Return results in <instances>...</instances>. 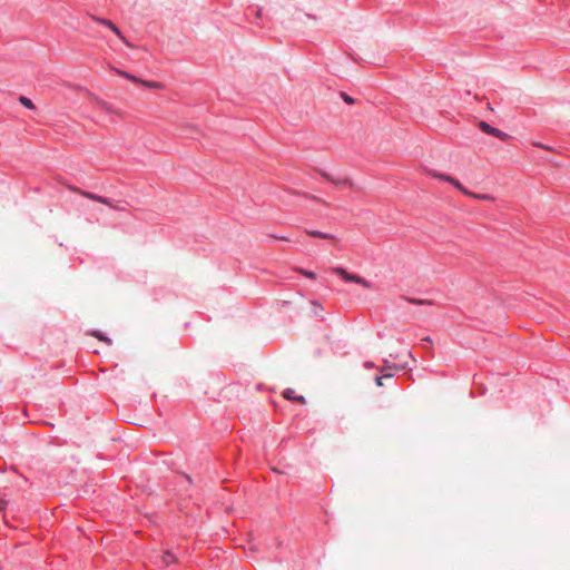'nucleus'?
<instances>
[{
  "label": "nucleus",
  "instance_id": "f257e3e1",
  "mask_svg": "<svg viewBox=\"0 0 570 570\" xmlns=\"http://www.w3.org/2000/svg\"><path fill=\"white\" fill-rule=\"evenodd\" d=\"M69 189L73 193H77L79 194L80 196L87 198V199H90V200H94V202H97V203H100V204H104L115 210H124L125 207L120 206L119 203H114L111 202L109 198H106V197H102L100 195H97V194H94V193H90V191H87V190H82L78 187H75V186H69Z\"/></svg>",
  "mask_w": 570,
  "mask_h": 570
},
{
  "label": "nucleus",
  "instance_id": "f03ea898",
  "mask_svg": "<svg viewBox=\"0 0 570 570\" xmlns=\"http://www.w3.org/2000/svg\"><path fill=\"white\" fill-rule=\"evenodd\" d=\"M332 271L340 275L343 279H345L346 282H353V283H356V284H360L366 288H371V283L367 282L365 278L356 275V274H352V273H348L345 268L343 267H334L332 268Z\"/></svg>",
  "mask_w": 570,
  "mask_h": 570
},
{
  "label": "nucleus",
  "instance_id": "7ed1b4c3",
  "mask_svg": "<svg viewBox=\"0 0 570 570\" xmlns=\"http://www.w3.org/2000/svg\"><path fill=\"white\" fill-rule=\"evenodd\" d=\"M478 126H479V128H480L483 132H485V134H488V135H491V136H494V137L499 138V139H500V140H502V141H507V140H509V139H510V136H509L508 134H505V132H503V131H501V130H499V129H497V128H494V127L490 126V125H489L488 122H485V121H479Z\"/></svg>",
  "mask_w": 570,
  "mask_h": 570
},
{
  "label": "nucleus",
  "instance_id": "20e7f679",
  "mask_svg": "<svg viewBox=\"0 0 570 570\" xmlns=\"http://www.w3.org/2000/svg\"><path fill=\"white\" fill-rule=\"evenodd\" d=\"M95 20L104 26H106L107 28H109L111 31H114L121 40H124L126 43H128L125 39V37L122 36V33L120 32V30L112 23V21L108 20V19H104V18H95Z\"/></svg>",
  "mask_w": 570,
  "mask_h": 570
},
{
  "label": "nucleus",
  "instance_id": "39448f33",
  "mask_svg": "<svg viewBox=\"0 0 570 570\" xmlns=\"http://www.w3.org/2000/svg\"><path fill=\"white\" fill-rule=\"evenodd\" d=\"M283 396L286 400L295 401V402H298V403H302V404L305 403V397L302 396V395H295V391L293 389H286L283 392Z\"/></svg>",
  "mask_w": 570,
  "mask_h": 570
},
{
  "label": "nucleus",
  "instance_id": "423d86ee",
  "mask_svg": "<svg viewBox=\"0 0 570 570\" xmlns=\"http://www.w3.org/2000/svg\"><path fill=\"white\" fill-rule=\"evenodd\" d=\"M306 234L312 237H318V238H323V239H330L333 242H337V238L334 235L322 233L318 230H306Z\"/></svg>",
  "mask_w": 570,
  "mask_h": 570
},
{
  "label": "nucleus",
  "instance_id": "0eeeda50",
  "mask_svg": "<svg viewBox=\"0 0 570 570\" xmlns=\"http://www.w3.org/2000/svg\"><path fill=\"white\" fill-rule=\"evenodd\" d=\"M323 176H324L327 180H330V181H332V183H334V184H336V185H341V186H351V185H352L351 180H350V179H347V178L334 179V178H332L330 175H327V174H325V173L323 174Z\"/></svg>",
  "mask_w": 570,
  "mask_h": 570
},
{
  "label": "nucleus",
  "instance_id": "6e6552de",
  "mask_svg": "<svg viewBox=\"0 0 570 570\" xmlns=\"http://www.w3.org/2000/svg\"><path fill=\"white\" fill-rule=\"evenodd\" d=\"M449 183L452 184L456 189H459L464 195H470V190H468L458 179L452 177L449 179Z\"/></svg>",
  "mask_w": 570,
  "mask_h": 570
},
{
  "label": "nucleus",
  "instance_id": "1a4fd4ad",
  "mask_svg": "<svg viewBox=\"0 0 570 570\" xmlns=\"http://www.w3.org/2000/svg\"><path fill=\"white\" fill-rule=\"evenodd\" d=\"M175 561H176V557L171 552L166 551L163 553V556H161L163 564L169 566L170 563H173Z\"/></svg>",
  "mask_w": 570,
  "mask_h": 570
},
{
  "label": "nucleus",
  "instance_id": "9d476101",
  "mask_svg": "<svg viewBox=\"0 0 570 570\" xmlns=\"http://www.w3.org/2000/svg\"><path fill=\"white\" fill-rule=\"evenodd\" d=\"M139 85L150 89H161L163 85L158 81L140 80Z\"/></svg>",
  "mask_w": 570,
  "mask_h": 570
},
{
  "label": "nucleus",
  "instance_id": "9b49d317",
  "mask_svg": "<svg viewBox=\"0 0 570 570\" xmlns=\"http://www.w3.org/2000/svg\"><path fill=\"white\" fill-rule=\"evenodd\" d=\"M468 196L475 198V199H481V200H489V202L493 200V197L488 194H475V193L470 191V195H468Z\"/></svg>",
  "mask_w": 570,
  "mask_h": 570
},
{
  "label": "nucleus",
  "instance_id": "f8f14e48",
  "mask_svg": "<svg viewBox=\"0 0 570 570\" xmlns=\"http://www.w3.org/2000/svg\"><path fill=\"white\" fill-rule=\"evenodd\" d=\"M19 101H20V104H21L22 106H24L26 108H28V109H35V105H33V102H32L29 98H27V97H24V96H20V97H19Z\"/></svg>",
  "mask_w": 570,
  "mask_h": 570
},
{
  "label": "nucleus",
  "instance_id": "ddd939ff",
  "mask_svg": "<svg viewBox=\"0 0 570 570\" xmlns=\"http://www.w3.org/2000/svg\"><path fill=\"white\" fill-rule=\"evenodd\" d=\"M92 335H94L95 337H97L98 340L104 341V342H106V343L110 344V340H109V338H107V337H105L101 333H99V332H94V333H92Z\"/></svg>",
  "mask_w": 570,
  "mask_h": 570
},
{
  "label": "nucleus",
  "instance_id": "4468645a",
  "mask_svg": "<svg viewBox=\"0 0 570 570\" xmlns=\"http://www.w3.org/2000/svg\"><path fill=\"white\" fill-rule=\"evenodd\" d=\"M434 177L441 179V180H444V181H448L449 183V179L452 178V176H449V175H445V174H434Z\"/></svg>",
  "mask_w": 570,
  "mask_h": 570
},
{
  "label": "nucleus",
  "instance_id": "2eb2a0df",
  "mask_svg": "<svg viewBox=\"0 0 570 570\" xmlns=\"http://www.w3.org/2000/svg\"><path fill=\"white\" fill-rule=\"evenodd\" d=\"M301 273H302L304 276L308 277V278H312V279H315V278H316V275H315V273H313V272L301 269Z\"/></svg>",
  "mask_w": 570,
  "mask_h": 570
},
{
  "label": "nucleus",
  "instance_id": "dca6fc26",
  "mask_svg": "<svg viewBox=\"0 0 570 570\" xmlns=\"http://www.w3.org/2000/svg\"><path fill=\"white\" fill-rule=\"evenodd\" d=\"M126 78L129 79L130 81L135 82V83H138V85H139V82L141 80V79H139L136 76L130 75V73L126 75Z\"/></svg>",
  "mask_w": 570,
  "mask_h": 570
},
{
  "label": "nucleus",
  "instance_id": "f3484780",
  "mask_svg": "<svg viewBox=\"0 0 570 570\" xmlns=\"http://www.w3.org/2000/svg\"><path fill=\"white\" fill-rule=\"evenodd\" d=\"M7 507V501L3 499H0V511H2Z\"/></svg>",
  "mask_w": 570,
  "mask_h": 570
},
{
  "label": "nucleus",
  "instance_id": "a211bd4d",
  "mask_svg": "<svg viewBox=\"0 0 570 570\" xmlns=\"http://www.w3.org/2000/svg\"><path fill=\"white\" fill-rule=\"evenodd\" d=\"M116 72L121 76V77H125L126 78V75H128V72L124 71V70H119V69H116Z\"/></svg>",
  "mask_w": 570,
  "mask_h": 570
},
{
  "label": "nucleus",
  "instance_id": "6ab92c4d",
  "mask_svg": "<svg viewBox=\"0 0 570 570\" xmlns=\"http://www.w3.org/2000/svg\"><path fill=\"white\" fill-rule=\"evenodd\" d=\"M382 380H383V377H382V376H377V377L375 379V382H376V384H377L379 386H382V385H383Z\"/></svg>",
  "mask_w": 570,
  "mask_h": 570
},
{
  "label": "nucleus",
  "instance_id": "aec40b11",
  "mask_svg": "<svg viewBox=\"0 0 570 570\" xmlns=\"http://www.w3.org/2000/svg\"><path fill=\"white\" fill-rule=\"evenodd\" d=\"M344 99H345V101H346V102H348V104H351V102L353 101V100H352V98H350L348 96H345V97H344Z\"/></svg>",
  "mask_w": 570,
  "mask_h": 570
},
{
  "label": "nucleus",
  "instance_id": "412c9836",
  "mask_svg": "<svg viewBox=\"0 0 570 570\" xmlns=\"http://www.w3.org/2000/svg\"><path fill=\"white\" fill-rule=\"evenodd\" d=\"M411 302L412 303H416V304H421L422 303L421 301H415V299H412Z\"/></svg>",
  "mask_w": 570,
  "mask_h": 570
},
{
  "label": "nucleus",
  "instance_id": "4be33fe9",
  "mask_svg": "<svg viewBox=\"0 0 570 570\" xmlns=\"http://www.w3.org/2000/svg\"><path fill=\"white\" fill-rule=\"evenodd\" d=\"M278 239L288 240V238H286V237H279Z\"/></svg>",
  "mask_w": 570,
  "mask_h": 570
}]
</instances>
